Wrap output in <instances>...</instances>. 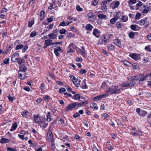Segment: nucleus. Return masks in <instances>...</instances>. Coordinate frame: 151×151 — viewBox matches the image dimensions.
<instances>
[{
  "label": "nucleus",
  "instance_id": "37998d69",
  "mask_svg": "<svg viewBox=\"0 0 151 151\" xmlns=\"http://www.w3.org/2000/svg\"><path fill=\"white\" fill-rule=\"evenodd\" d=\"M128 17L125 16H122V20L123 22H126L127 21Z\"/></svg>",
  "mask_w": 151,
  "mask_h": 151
},
{
  "label": "nucleus",
  "instance_id": "393cba45",
  "mask_svg": "<svg viewBox=\"0 0 151 151\" xmlns=\"http://www.w3.org/2000/svg\"><path fill=\"white\" fill-rule=\"evenodd\" d=\"M45 42L46 44H47V46H49L51 45L54 44H55V43H52L51 42H52V40L50 39H48L46 40L45 41Z\"/></svg>",
  "mask_w": 151,
  "mask_h": 151
},
{
  "label": "nucleus",
  "instance_id": "72a5a7b5",
  "mask_svg": "<svg viewBox=\"0 0 151 151\" xmlns=\"http://www.w3.org/2000/svg\"><path fill=\"white\" fill-rule=\"evenodd\" d=\"M136 33H137L136 32H130L129 34V36L130 38L132 39L134 37V35Z\"/></svg>",
  "mask_w": 151,
  "mask_h": 151
},
{
  "label": "nucleus",
  "instance_id": "4c0bfd02",
  "mask_svg": "<svg viewBox=\"0 0 151 151\" xmlns=\"http://www.w3.org/2000/svg\"><path fill=\"white\" fill-rule=\"evenodd\" d=\"M28 111H24L22 113V115L23 117H27Z\"/></svg>",
  "mask_w": 151,
  "mask_h": 151
},
{
  "label": "nucleus",
  "instance_id": "6e6d98bb",
  "mask_svg": "<svg viewBox=\"0 0 151 151\" xmlns=\"http://www.w3.org/2000/svg\"><path fill=\"white\" fill-rule=\"evenodd\" d=\"M60 33L61 34H65L66 32V31L64 29H60L59 31Z\"/></svg>",
  "mask_w": 151,
  "mask_h": 151
},
{
  "label": "nucleus",
  "instance_id": "ea45409f",
  "mask_svg": "<svg viewBox=\"0 0 151 151\" xmlns=\"http://www.w3.org/2000/svg\"><path fill=\"white\" fill-rule=\"evenodd\" d=\"M98 18L101 19H104L106 17V16L104 14H99L98 15Z\"/></svg>",
  "mask_w": 151,
  "mask_h": 151
},
{
  "label": "nucleus",
  "instance_id": "4468645a",
  "mask_svg": "<svg viewBox=\"0 0 151 151\" xmlns=\"http://www.w3.org/2000/svg\"><path fill=\"white\" fill-rule=\"evenodd\" d=\"M71 22L67 21L65 22V21H63V22H61L60 23V24L58 26H68L70 23H71Z\"/></svg>",
  "mask_w": 151,
  "mask_h": 151
},
{
  "label": "nucleus",
  "instance_id": "0eeeda50",
  "mask_svg": "<svg viewBox=\"0 0 151 151\" xmlns=\"http://www.w3.org/2000/svg\"><path fill=\"white\" fill-rule=\"evenodd\" d=\"M108 96L107 93H106L101 95L97 96L93 99V100L96 101H99L101 99H102L105 98Z\"/></svg>",
  "mask_w": 151,
  "mask_h": 151
},
{
  "label": "nucleus",
  "instance_id": "f8f14e48",
  "mask_svg": "<svg viewBox=\"0 0 151 151\" xmlns=\"http://www.w3.org/2000/svg\"><path fill=\"white\" fill-rule=\"evenodd\" d=\"M93 34L97 38H99L100 36V32L96 29H95L93 32Z\"/></svg>",
  "mask_w": 151,
  "mask_h": 151
},
{
  "label": "nucleus",
  "instance_id": "1a4fd4ad",
  "mask_svg": "<svg viewBox=\"0 0 151 151\" xmlns=\"http://www.w3.org/2000/svg\"><path fill=\"white\" fill-rule=\"evenodd\" d=\"M130 56L134 59L135 60H139L140 59V55L138 54L133 53L130 55Z\"/></svg>",
  "mask_w": 151,
  "mask_h": 151
},
{
  "label": "nucleus",
  "instance_id": "4d7b16f0",
  "mask_svg": "<svg viewBox=\"0 0 151 151\" xmlns=\"http://www.w3.org/2000/svg\"><path fill=\"white\" fill-rule=\"evenodd\" d=\"M132 67L133 68L137 69L138 68V65L137 63H134L132 64Z\"/></svg>",
  "mask_w": 151,
  "mask_h": 151
},
{
  "label": "nucleus",
  "instance_id": "473e14b6",
  "mask_svg": "<svg viewBox=\"0 0 151 151\" xmlns=\"http://www.w3.org/2000/svg\"><path fill=\"white\" fill-rule=\"evenodd\" d=\"M51 147L52 150L54 151L55 148V143H54V141H50Z\"/></svg>",
  "mask_w": 151,
  "mask_h": 151
},
{
  "label": "nucleus",
  "instance_id": "de8ad7c7",
  "mask_svg": "<svg viewBox=\"0 0 151 151\" xmlns=\"http://www.w3.org/2000/svg\"><path fill=\"white\" fill-rule=\"evenodd\" d=\"M99 0H93L92 2V4L94 6H96Z\"/></svg>",
  "mask_w": 151,
  "mask_h": 151
},
{
  "label": "nucleus",
  "instance_id": "49530a36",
  "mask_svg": "<svg viewBox=\"0 0 151 151\" xmlns=\"http://www.w3.org/2000/svg\"><path fill=\"white\" fill-rule=\"evenodd\" d=\"M24 47L23 45L22 44H20L17 45L16 47V50H18L22 49Z\"/></svg>",
  "mask_w": 151,
  "mask_h": 151
},
{
  "label": "nucleus",
  "instance_id": "9d476101",
  "mask_svg": "<svg viewBox=\"0 0 151 151\" xmlns=\"http://www.w3.org/2000/svg\"><path fill=\"white\" fill-rule=\"evenodd\" d=\"M95 14L93 13L90 12L88 14V16L89 20L92 22L94 21V17Z\"/></svg>",
  "mask_w": 151,
  "mask_h": 151
},
{
  "label": "nucleus",
  "instance_id": "cd10ccee",
  "mask_svg": "<svg viewBox=\"0 0 151 151\" xmlns=\"http://www.w3.org/2000/svg\"><path fill=\"white\" fill-rule=\"evenodd\" d=\"M84 98H85L84 97H81L79 94H77L75 95V98L74 99L76 100H78L80 99H83Z\"/></svg>",
  "mask_w": 151,
  "mask_h": 151
},
{
  "label": "nucleus",
  "instance_id": "13d9d810",
  "mask_svg": "<svg viewBox=\"0 0 151 151\" xmlns=\"http://www.w3.org/2000/svg\"><path fill=\"white\" fill-rule=\"evenodd\" d=\"M44 87H45V85H44V83H42L40 84V88L43 91L44 90Z\"/></svg>",
  "mask_w": 151,
  "mask_h": 151
},
{
  "label": "nucleus",
  "instance_id": "c9c22d12",
  "mask_svg": "<svg viewBox=\"0 0 151 151\" xmlns=\"http://www.w3.org/2000/svg\"><path fill=\"white\" fill-rule=\"evenodd\" d=\"M129 84V86H132L134 85L135 84V82L134 80H131L129 83H128Z\"/></svg>",
  "mask_w": 151,
  "mask_h": 151
},
{
  "label": "nucleus",
  "instance_id": "a19ab883",
  "mask_svg": "<svg viewBox=\"0 0 151 151\" xmlns=\"http://www.w3.org/2000/svg\"><path fill=\"white\" fill-rule=\"evenodd\" d=\"M44 100L46 102L49 101L50 99V96L48 95H45L44 97Z\"/></svg>",
  "mask_w": 151,
  "mask_h": 151
},
{
  "label": "nucleus",
  "instance_id": "e433bc0d",
  "mask_svg": "<svg viewBox=\"0 0 151 151\" xmlns=\"http://www.w3.org/2000/svg\"><path fill=\"white\" fill-rule=\"evenodd\" d=\"M140 77V75H138L134 76H133L132 78V79L134 81V80L137 81L139 80V78Z\"/></svg>",
  "mask_w": 151,
  "mask_h": 151
},
{
  "label": "nucleus",
  "instance_id": "f704fd0d",
  "mask_svg": "<svg viewBox=\"0 0 151 151\" xmlns=\"http://www.w3.org/2000/svg\"><path fill=\"white\" fill-rule=\"evenodd\" d=\"M48 36L50 38L52 39H55L57 37V35H56L52 33L49 34L48 35Z\"/></svg>",
  "mask_w": 151,
  "mask_h": 151
},
{
  "label": "nucleus",
  "instance_id": "8fccbe9b",
  "mask_svg": "<svg viewBox=\"0 0 151 151\" xmlns=\"http://www.w3.org/2000/svg\"><path fill=\"white\" fill-rule=\"evenodd\" d=\"M76 9L77 10L78 12H82L83 10L82 8L80 7L79 5L77 6Z\"/></svg>",
  "mask_w": 151,
  "mask_h": 151
},
{
  "label": "nucleus",
  "instance_id": "f3484780",
  "mask_svg": "<svg viewBox=\"0 0 151 151\" xmlns=\"http://www.w3.org/2000/svg\"><path fill=\"white\" fill-rule=\"evenodd\" d=\"M50 112H48L46 116V120L48 122H50L53 119L52 118V116L50 115Z\"/></svg>",
  "mask_w": 151,
  "mask_h": 151
},
{
  "label": "nucleus",
  "instance_id": "e2e57ef3",
  "mask_svg": "<svg viewBox=\"0 0 151 151\" xmlns=\"http://www.w3.org/2000/svg\"><path fill=\"white\" fill-rule=\"evenodd\" d=\"M141 14L140 13H137L136 14L135 16V19H139L140 17L141 16Z\"/></svg>",
  "mask_w": 151,
  "mask_h": 151
},
{
  "label": "nucleus",
  "instance_id": "69168bd1",
  "mask_svg": "<svg viewBox=\"0 0 151 151\" xmlns=\"http://www.w3.org/2000/svg\"><path fill=\"white\" fill-rule=\"evenodd\" d=\"M59 121L60 122V124H62V125H65L64 120L62 118H60Z\"/></svg>",
  "mask_w": 151,
  "mask_h": 151
},
{
  "label": "nucleus",
  "instance_id": "58836bf2",
  "mask_svg": "<svg viewBox=\"0 0 151 151\" xmlns=\"http://www.w3.org/2000/svg\"><path fill=\"white\" fill-rule=\"evenodd\" d=\"M114 46L110 44L107 46L108 49L110 51L113 50L114 49Z\"/></svg>",
  "mask_w": 151,
  "mask_h": 151
},
{
  "label": "nucleus",
  "instance_id": "864d4df0",
  "mask_svg": "<svg viewBox=\"0 0 151 151\" xmlns=\"http://www.w3.org/2000/svg\"><path fill=\"white\" fill-rule=\"evenodd\" d=\"M136 0H129L128 2L129 4H130V3L134 4L136 3Z\"/></svg>",
  "mask_w": 151,
  "mask_h": 151
},
{
  "label": "nucleus",
  "instance_id": "79ce46f5",
  "mask_svg": "<svg viewBox=\"0 0 151 151\" xmlns=\"http://www.w3.org/2000/svg\"><path fill=\"white\" fill-rule=\"evenodd\" d=\"M33 118L34 119L33 120L37 123V122L39 121L38 119L39 118V116L38 115H34L33 116Z\"/></svg>",
  "mask_w": 151,
  "mask_h": 151
},
{
  "label": "nucleus",
  "instance_id": "7ed1b4c3",
  "mask_svg": "<svg viewBox=\"0 0 151 151\" xmlns=\"http://www.w3.org/2000/svg\"><path fill=\"white\" fill-rule=\"evenodd\" d=\"M37 123L38 124L40 127L45 128L48 125V124L45 122V119L42 117H39V120L37 122Z\"/></svg>",
  "mask_w": 151,
  "mask_h": 151
},
{
  "label": "nucleus",
  "instance_id": "c03bdc74",
  "mask_svg": "<svg viewBox=\"0 0 151 151\" xmlns=\"http://www.w3.org/2000/svg\"><path fill=\"white\" fill-rule=\"evenodd\" d=\"M75 51L74 49L71 48H69L68 47L67 48V52L68 53L70 52H73Z\"/></svg>",
  "mask_w": 151,
  "mask_h": 151
},
{
  "label": "nucleus",
  "instance_id": "6e6552de",
  "mask_svg": "<svg viewBox=\"0 0 151 151\" xmlns=\"http://www.w3.org/2000/svg\"><path fill=\"white\" fill-rule=\"evenodd\" d=\"M19 56V53L17 52L15 53L12 55L11 60L14 62H16V60H18Z\"/></svg>",
  "mask_w": 151,
  "mask_h": 151
},
{
  "label": "nucleus",
  "instance_id": "5701e85b",
  "mask_svg": "<svg viewBox=\"0 0 151 151\" xmlns=\"http://www.w3.org/2000/svg\"><path fill=\"white\" fill-rule=\"evenodd\" d=\"M34 18H33L29 20L28 24V26L29 27H32V25L34 24Z\"/></svg>",
  "mask_w": 151,
  "mask_h": 151
},
{
  "label": "nucleus",
  "instance_id": "a18cd8bd",
  "mask_svg": "<svg viewBox=\"0 0 151 151\" xmlns=\"http://www.w3.org/2000/svg\"><path fill=\"white\" fill-rule=\"evenodd\" d=\"M37 34H38V33L37 32H36L35 31H34L31 33L30 35V37H33L34 36L37 35Z\"/></svg>",
  "mask_w": 151,
  "mask_h": 151
},
{
  "label": "nucleus",
  "instance_id": "680f3d73",
  "mask_svg": "<svg viewBox=\"0 0 151 151\" xmlns=\"http://www.w3.org/2000/svg\"><path fill=\"white\" fill-rule=\"evenodd\" d=\"M108 116H109L108 114H106V113H104V114H103L102 116V118H104V119L106 118Z\"/></svg>",
  "mask_w": 151,
  "mask_h": 151
},
{
  "label": "nucleus",
  "instance_id": "ddd939ff",
  "mask_svg": "<svg viewBox=\"0 0 151 151\" xmlns=\"http://www.w3.org/2000/svg\"><path fill=\"white\" fill-rule=\"evenodd\" d=\"M88 103V101L86 100L83 101L82 102H81L78 104H77L76 106H77L78 107L83 106L85 105H86Z\"/></svg>",
  "mask_w": 151,
  "mask_h": 151
},
{
  "label": "nucleus",
  "instance_id": "774afa93",
  "mask_svg": "<svg viewBox=\"0 0 151 151\" xmlns=\"http://www.w3.org/2000/svg\"><path fill=\"white\" fill-rule=\"evenodd\" d=\"M7 149L8 151H17L16 150L12 148L7 147Z\"/></svg>",
  "mask_w": 151,
  "mask_h": 151
},
{
  "label": "nucleus",
  "instance_id": "412c9836",
  "mask_svg": "<svg viewBox=\"0 0 151 151\" xmlns=\"http://www.w3.org/2000/svg\"><path fill=\"white\" fill-rule=\"evenodd\" d=\"M119 18V17L118 16L116 15L114 18L111 19L110 20V22L112 24H114L115 22L117 21Z\"/></svg>",
  "mask_w": 151,
  "mask_h": 151
},
{
  "label": "nucleus",
  "instance_id": "c85d7f7f",
  "mask_svg": "<svg viewBox=\"0 0 151 151\" xmlns=\"http://www.w3.org/2000/svg\"><path fill=\"white\" fill-rule=\"evenodd\" d=\"M101 7L102 10H103L104 12H105L107 10L106 5L105 4H104V3H102L101 4Z\"/></svg>",
  "mask_w": 151,
  "mask_h": 151
},
{
  "label": "nucleus",
  "instance_id": "052dcab7",
  "mask_svg": "<svg viewBox=\"0 0 151 151\" xmlns=\"http://www.w3.org/2000/svg\"><path fill=\"white\" fill-rule=\"evenodd\" d=\"M145 49L149 52H151V48L149 46H146Z\"/></svg>",
  "mask_w": 151,
  "mask_h": 151
},
{
  "label": "nucleus",
  "instance_id": "dca6fc26",
  "mask_svg": "<svg viewBox=\"0 0 151 151\" xmlns=\"http://www.w3.org/2000/svg\"><path fill=\"white\" fill-rule=\"evenodd\" d=\"M53 20V18L51 17L49 18H48L47 20H45L44 22H43V24L45 25H46L48 24V22H52Z\"/></svg>",
  "mask_w": 151,
  "mask_h": 151
},
{
  "label": "nucleus",
  "instance_id": "2eb2a0df",
  "mask_svg": "<svg viewBox=\"0 0 151 151\" xmlns=\"http://www.w3.org/2000/svg\"><path fill=\"white\" fill-rule=\"evenodd\" d=\"M22 73L21 71H19V75L20 78L22 80H24L26 78V76L25 75V73Z\"/></svg>",
  "mask_w": 151,
  "mask_h": 151
},
{
  "label": "nucleus",
  "instance_id": "a211bd4d",
  "mask_svg": "<svg viewBox=\"0 0 151 151\" xmlns=\"http://www.w3.org/2000/svg\"><path fill=\"white\" fill-rule=\"evenodd\" d=\"M114 43L116 45L119 46V47H122L121 43L120 41L118 39H116L114 41Z\"/></svg>",
  "mask_w": 151,
  "mask_h": 151
},
{
  "label": "nucleus",
  "instance_id": "f257e3e1",
  "mask_svg": "<svg viewBox=\"0 0 151 151\" xmlns=\"http://www.w3.org/2000/svg\"><path fill=\"white\" fill-rule=\"evenodd\" d=\"M118 85L112 86L107 88L106 92L110 93L111 94L119 93L123 91V89L122 88L118 89Z\"/></svg>",
  "mask_w": 151,
  "mask_h": 151
},
{
  "label": "nucleus",
  "instance_id": "5fc2aeb1",
  "mask_svg": "<svg viewBox=\"0 0 151 151\" xmlns=\"http://www.w3.org/2000/svg\"><path fill=\"white\" fill-rule=\"evenodd\" d=\"M66 91L65 89L63 88H61L59 89L60 93H62Z\"/></svg>",
  "mask_w": 151,
  "mask_h": 151
},
{
  "label": "nucleus",
  "instance_id": "2f4dec72",
  "mask_svg": "<svg viewBox=\"0 0 151 151\" xmlns=\"http://www.w3.org/2000/svg\"><path fill=\"white\" fill-rule=\"evenodd\" d=\"M81 87L82 88L84 89L86 88H87L88 86L86 85V80H84L83 82L82 83Z\"/></svg>",
  "mask_w": 151,
  "mask_h": 151
},
{
  "label": "nucleus",
  "instance_id": "3c124183",
  "mask_svg": "<svg viewBox=\"0 0 151 151\" xmlns=\"http://www.w3.org/2000/svg\"><path fill=\"white\" fill-rule=\"evenodd\" d=\"M123 63L126 65L129 66L130 64V63L127 60H125L123 61Z\"/></svg>",
  "mask_w": 151,
  "mask_h": 151
},
{
  "label": "nucleus",
  "instance_id": "b1692460",
  "mask_svg": "<svg viewBox=\"0 0 151 151\" xmlns=\"http://www.w3.org/2000/svg\"><path fill=\"white\" fill-rule=\"evenodd\" d=\"M113 4L114 5V7H113V9H114L115 8L117 7L119 5V2L118 1H116L115 3H114V2H112L111 4V5H112Z\"/></svg>",
  "mask_w": 151,
  "mask_h": 151
},
{
  "label": "nucleus",
  "instance_id": "39448f33",
  "mask_svg": "<svg viewBox=\"0 0 151 151\" xmlns=\"http://www.w3.org/2000/svg\"><path fill=\"white\" fill-rule=\"evenodd\" d=\"M149 74H147L145 76L144 75L141 74L140 75V77L139 78V83L140 84H142L144 83V81L147 80V78L149 76Z\"/></svg>",
  "mask_w": 151,
  "mask_h": 151
},
{
  "label": "nucleus",
  "instance_id": "09e8293b",
  "mask_svg": "<svg viewBox=\"0 0 151 151\" xmlns=\"http://www.w3.org/2000/svg\"><path fill=\"white\" fill-rule=\"evenodd\" d=\"M10 47H9V48H6L4 49V50L3 51L2 54L4 55H6L8 52V50L9 48Z\"/></svg>",
  "mask_w": 151,
  "mask_h": 151
},
{
  "label": "nucleus",
  "instance_id": "4be33fe9",
  "mask_svg": "<svg viewBox=\"0 0 151 151\" xmlns=\"http://www.w3.org/2000/svg\"><path fill=\"white\" fill-rule=\"evenodd\" d=\"M19 71L22 72V73H25V71L27 70V68L25 66H22L19 67Z\"/></svg>",
  "mask_w": 151,
  "mask_h": 151
},
{
  "label": "nucleus",
  "instance_id": "7c9ffc66",
  "mask_svg": "<svg viewBox=\"0 0 151 151\" xmlns=\"http://www.w3.org/2000/svg\"><path fill=\"white\" fill-rule=\"evenodd\" d=\"M147 114V111L143 110H141L139 115L141 116H144Z\"/></svg>",
  "mask_w": 151,
  "mask_h": 151
},
{
  "label": "nucleus",
  "instance_id": "c756f323",
  "mask_svg": "<svg viewBox=\"0 0 151 151\" xmlns=\"http://www.w3.org/2000/svg\"><path fill=\"white\" fill-rule=\"evenodd\" d=\"M9 140L5 138H2L0 140V142L1 143H6L7 142H9Z\"/></svg>",
  "mask_w": 151,
  "mask_h": 151
},
{
  "label": "nucleus",
  "instance_id": "423d86ee",
  "mask_svg": "<svg viewBox=\"0 0 151 151\" xmlns=\"http://www.w3.org/2000/svg\"><path fill=\"white\" fill-rule=\"evenodd\" d=\"M47 136L48 140L49 142H50V141H55L52 133L50 130H49L48 131Z\"/></svg>",
  "mask_w": 151,
  "mask_h": 151
},
{
  "label": "nucleus",
  "instance_id": "6ab92c4d",
  "mask_svg": "<svg viewBox=\"0 0 151 151\" xmlns=\"http://www.w3.org/2000/svg\"><path fill=\"white\" fill-rule=\"evenodd\" d=\"M45 14V12L44 11H42L40 14V19L41 20H42L45 18L44 15Z\"/></svg>",
  "mask_w": 151,
  "mask_h": 151
},
{
  "label": "nucleus",
  "instance_id": "9b49d317",
  "mask_svg": "<svg viewBox=\"0 0 151 151\" xmlns=\"http://www.w3.org/2000/svg\"><path fill=\"white\" fill-rule=\"evenodd\" d=\"M77 105L76 103H74L70 104L68 107H66V109L67 110H69L72 109Z\"/></svg>",
  "mask_w": 151,
  "mask_h": 151
},
{
  "label": "nucleus",
  "instance_id": "338daca9",
  "mask_svg": "<svg viewBox=\"0 0 151 151\" xmlns=\"http://www.w3.org/2000/svg\"><path fill=\"white\" fill-rule=\"evenodd\" d=\"M69 48H72L73 49H74L76 47V46L74 45L72 43H70L69 45V46H68Z\"/></svg>",
  "mask_w": 151,
  "mask_h": 151
},
{
  "label": "nucleus",
  "instance_id": "bb28decb",
  "mask_svg": "<svg viewBox=\"0 0 151 151\" xmlns=\"http://www.w3.org/2000/svg\"><path fill=\"white\" fill-rule=\"evenodd\" d=\"M90 106L92 108H93L97 110L98 107L97 106L96 104L95 103H93L90 104Z\"/></svg>",
  "mask_w": 151,
  "mask_h": 151
},
{
  "label": "nucleus",
  "instance_id": "f03ea898",
  "mask_svg": "<svg viewBox=\"0 0 151 151\" xmlns=\"http://www.w3.org/2000/svg\"><path fill=\"white\" fill-rule=\"evenodd\" d=\"M109 39L107 38L106 36L104 35H101V38L99 39L98 44L101 45H106V43L109 42Z\"/></svg>",
  "mask_w": 151,
  "mask_h": 151
},
{
  "label": "nucleus",
  "instance_id": "bf43d9fd",
  "mask_svg": "<svg viewBox=\"0 0 151 151\" xmlns=\"http://www.w3.org/2000/svg\"><path fill=\"white\" fill-rule=\"evenodd\" d=\"M55 49L61 53L63 52V50L60 47H58L56 48Z\"/></svg>",
  "mask_w": 151,
  "mask_h": 151
},
{
  "label": "nucleus",
  "instance_id": "a878e982",
  "mask_svg": "<svg viewBox=\"0 0 151 151\" xmlns=\"http://www.w3.org/2000/svg\"><path fill=\"white\" fill-rule=\"evenodd\" d=\"M17 63L19 65H21L25 63V62L24 59L22 58H19L18 59Z\"/></svg>",
  "mask_w": 151,
  "mask_h": 151
},
{
  "label": "nucleus",
  "instance_id": "20e7f679",
  "mask_svg": "<svg viewBox=\"0 0 151 151\" xmlns=\"http://www.w3.org/2000/svg\"><path fill=\"white\" fill-rule=\"evenodd\" d=\"M71 80H72L73 83L77 87H78L80 85L81 81L79 79H77L73 76H70Z\"/></svg>",
  "mask_w": 151,
  "mask_h": 151
},
{
  "label": "nucleus",
  "instance_id": "0e129e2a",
  "mask_svg": "<svg viewBox=\"0 0 151 151\" xmlns=\"http://www.w3.org/2000/svg\"><path fill=\"white\" fill-rule=\"evenodd\" d=\"M7 97L9 101L12 102L14 100V98L11 97L10 95H9L7 96Z\"/></svg>",
  "mask_w": 151,
  "mask_h": 151
},
{
  "label": "nucleus",
  "instance_id": "603ef678",
  "mask_svg": "<svg viewBox=\"0 0 151 151\" xmlns=\"http://www.w3.org/2000/svg\"><path fill=\"white\" fill-rule=\"evenodd\" d=\"M9 59H5L3 61V62L5 64H7L9 63Z\"/></svg>",
  "mask_w": 151,
  "mask_h": 151
},
{
  "label": "nucleus",
  "instance_id": "aec40b11",
  "mask_svg": "<svg viewBox=\"0 0 151 151\" xmlns=\"http://www.w3.org/2000/svg\"><path fill=\"white\" fill-rule=\"evenodd\" d=\"M17 127V124L16 122H15L12 125L11 129L10 130L11 132L14 131Z\"/></svg>",
  "mask_w": 151,
  "mask_h": 151
}]
</instances>
